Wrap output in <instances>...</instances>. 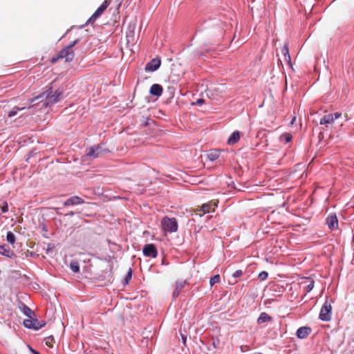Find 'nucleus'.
<instances>
[{
    "mask_svg": "<svg viewBox=\"0 0 354 354\" xmlns=\"http://www.w3.org/2000/svg\"><path fill=\"white\" fill-rule=\"evenodd\" d=\"M331 302H333L332 299L330 300V301H328V299H327L321 308V310H320V313L319 315V318L323 322H328L331 319V317H332Z\"/></svg>",
    "mask_w": 354,
    "mask_h": 354,
    "instance_id": "4",
    "label": "nucleus"
},
{
    "mask_svg": "<svg viewBox=\"0 0 354 354\" xmlns=\"http://www.w3.org/2000/svg\"><path fill=\"white\" fill-rule=\"evenodd\" d=\"M149 120V119L148 118V119L147 120V121L145 122V126H147V125L149 124V122H148V120Z\"/></svg>",
    "mask_w": 354,
    "mask_h": 354,
    "instance_id": "43",
    "label": "nucleus"
},
{
    "mask_svg": "<svg viewBox=\"0 0 354 354\" xmlns=\"http://www.w3.org/2000/svg\"><path fill=\"white\" fill-rule=\"evenodd\" d=\"M181 338H182V342H183V344L185 345L186 340H187L186 336L181 333Z\"/></svg>",
    "mask_w": 354,
    "mask_h": 354,
    "instance_id": "38",
    "label": "nucleus"
},
{
    "mask_svg": "<svg viewBox=\"0 0 354 354\" xmlns=\"http://www.w3.org/2000/svg\"><path fill=\"white\" fill-rule=\"evenodd\" d=\"M332 113L324 115L319 121V124L321 125H326L327 127L328 124H330L333 122Z\"/></svg>",
    "mask_w": 354,
    "mask_h": 354,
    "instance_id": "16",
    "label": "nucleus"
},
{
    "mask_svg": "<svg viewBox=\"0 0 354 354\" xmlns=\"http://www.w3.org/2000/svg\"><path fill=\"white\" fill-rule=\"evenodd\" d=\"M109 6V1L108 0H105L95 10V12L91 15V17L87 20L86 22V25L95 21L104 12V11Z\"/></svg>",
    "mask_w": 354,
    "mask_h": 354,
    "instance_id": "6",
    "label": "nucleus"
},
{
    "mask_svg": "<svg viewBox=\"0 0 354 354\" xmlns=\"http://www.w3.org/2000/svg\"><path fill=\"white\" fill-rule=\"evenodd\" d=\"M160 64L161 61L159 58H153L146 64L145 70L147 72H154L159 68Z\"/></svg>",
    "mask_w": 354,
    "mask_h": 354,
    "instance_id": "8",
    "label": "nucleus"
},
{
    "mask_svg": "<svg viewBox=\"0 0 354 354\" xmlns=\"http://www.w3.org/2000/svg\"><path fill=\"white\" fill-rule=\"evenodd\" d=\"M243 274V272L241 270H236L233 274H232V277H234V278H237V277H241V275Z\"/></svg>",
    "mask_w": 354,
    "mask_h": 354,
    "instance_id": "32",
    "label": "nucleus"
},
{
    "mask_svg": "<svg viewBox=\"0 0 354 354\" xmlns=\"http://www.w3.org/2000/svg\"><path fill=\"white\" fill-rule=\"evenodd\" d=\"M132 277V270L131 268H129L124 279V283L128 284L129 281L131 279Z\"/></svg>",
    "mask_w": 354,
    "mask_h": 354,
    "instance_id": "27",
    "label": "nucleus"
},
{
    "mask_svg": "<svg viewBox=\"0 0 354 354\" xmlns=\"http://www.w3.org/2000/svg\"><path fill=\"white\" fill-rule=\"evenodd\" d=\"M0 211L1 213H6L8 211V205L6 202H3L2 205H0Z\"/></svg>",
    "mask_w": 354,
    "mask_h": 354,
    "instance_id": "29",
    "label": "nucleus"
},
{
    "mask_svg": "<svg viewBox=\"0 0 354 354\" xmlns=\"http://www.w3.org/2000/svg\"><path fill=\"white\" fill-rule=\"evenodd\" d=\"M30 350L31 351V353L32 354H40L38 351H37L36 350L32 348L31 347H30Z\"/></svg>",
    "mask_w": 354,
    "mask_h": 354,
    "instance_id": "39",
    "label": "nucleus"
},
{
    "mask_svg": "<svg viewBox=\"0 0 354 354\" xmlns=\"http://www.w3.org/2000/svg\"><path fill=\"white\" fill-rule=\"evenodd\" d=\"M20 308L24 315L28 318H31V317L35 315V313L25 304H23Z\"/></svg>",
    "mask_w": 354,
    "mask_h": 354,
    "instance_id": "17",
    "label": "nucleus"
},
{
    "mask_svg": "<svg viewBox=\"0 0 354 354\" xmlns=\"http://www.w3.org/2000/svg\"><path fill=\"white\" fill-rule=\"evenodd\" d=\"M0 254L8 258H13L15 257V252L6 245H0Z\"/></svg>",
    "mask_w": 354,
    "mask_h": 354,
    "instance_id": "13",
    "label": "nucleus"
},
{
    "mask_svg": "<svg viewBox=\"0 0 354 354\" xmlns=\"http://www.w3.org/2000/svg\"><path fill=\"white\" fill-rule=\"evenodd\" d=\"M162 228L165 232L174 233L177 232L178 225L175 218L165 216L161 221Z\"/></svg>",
    "mask_w": 354,
    "mask_h": 354,
    "instance_id": "3",
    "label": "nucleus"
},
{
    "mask_svg": "<svg viewBox=\"0 0 354 354\" xmlns=\"http://www.w3.org/2000/svg\"><path fill=\"white\" fill-rule=\"evenodd\" d=\"M26 107V106H24V107H21V108H19L17 106H15L13 107V109L8 113V116L9 118H12L14 116H15L17 113V112L19 111H22L24 109H25Z\"/></svg>",
    "mask_w": 354,
    "mask_h": 354,
    "instance_id": "20",
    "label": "nucleus"
},
{
    "mask_svg": "<svg viewBox=\"0 0 354 354\" xmlns=\"http://www.w3.org/2000/svg\"><path fill=\"white\" fill-rule=\"evenodd\" d=\"M240 139V133L238 131H234L229 138L227 139V144L229 145H234L236 144Z\"/></svg>",
    "mask_w": 354,
    "mask_h": 354,
    "instance_id": "15",
    "label": "nucleus"
},
{
    "mask_svg": "<svg viewBox=\"0 0 354 354\" xmlns=\"http://www.w3.org/2000/svg\"><path fill=\"white\" fill-rule=\"evenodd\" d=\"M79 41V39L74 40L68 44V45L66 47L68 49H72Z\"/></svg>",
    "mask_w": 354,
    "mask_h": 354,
    "instance_id": "31",
    "label": "nucleus"
},
{
    "mask_svg": "<svg viewBox=\"0 0 354 354\" xmlns=\"http://www.w3.org/2000/svg\"><path fill=\"white\" fill-rule=\"evenodd\" d=\"M143 254L145 257L156 258L158 254L157 250L153 244H147L142 249Z\"/></svg>",
    "mask_w": 354,
    "mask_h": 354,
    "instance_id": "7",
    "label": "nucleus"
},
{
    "mask_svg": "<svg viewBox=\"0 0 354 354\" xmlns=\"http://www.w3.org/2000/svg\"><path fill=\"white\" fill-rule=\"evenodd\" d=\"M314 287V281H311L309 284L306 286V291L308 292H310Z\"/></svg>",
    "mask_w": 354,
    "mask_h": 354,
    "instance_id": "33",
    "label": "nucleus"
},
{
    "mask_svg": "<svg viewBox=\"0 0 354 354\" xmlns=\"http://www.w3.org/2000/svg\"><path fill=\"white\" fill-rule=\"evenodd\" d=\"M268 277V273L266 271L261 272L258 275V279L260 281H264L266 280Z\"/></svg>",
    "mask_w": 354,
    "mask_h": 354,
    "instance_id": "28",
    "label": "nucleus"
},
{
    "mask_svg": "<svg viewBox=\"0 0 354 354\" xmlns=\"http://www.w3.org/2000/svg\"><path fill=\"white\" fill-rule=\"evenodd\" d=\"M70 268L73 272L77 273L80 271L79 263L77 261H72L70 264Z\"/></svg>",
    "mask_w": 354,
    "mask_h": 354,
    "instance_id": "22",
    "label": "nucleus"
},
{
    "mask_svg": "<svg viewBox=\"0 0 354 354\" xmlns=\"http://www.w3.org/2000/svg\"><path fill=\"white\" fill-rule=\"evenodd\" d=\"M271 319L272 317L270 315H268L266 313H261L259 318L257 319V323L260 324L270 322Z\"/></svg>",
    "mask_w": 354,
    "mask_h": 354,
    "instance_id": "18",
    "label": "nucleus"
},
{
    "mask_svg": "<svg viewBox=\"0 0 354 354\" xmlns=\"http://www.w3.org/2000/svg\"><path fill=\"white\" fill-rule=\"evenodd\" d=\"M312 330L308 326H302L297 329L296 335L299 339L306 338L311 333Z\"/></svg>",
    "mask_w": 354,
    "mask_h": 354,
    "instance_id": "11",
    "label": "nucleus"
},
{
    "mask_svg": "<svg viewBox=\"0 0 354 354\" xmlns=\"http://www.w3.org/2000/svg\"><path fill=\"white\" fill-rule=\"evenodd\" d=\"M281 141L285 142V143H288L292 140V136L290 133H283L281 136L280 138Z\"/></svg>",
    "mask_w": 354,
    "mask_h": 354,
    "instance_id": "23",
    "label": "nucleus"
},
{
    "mask_svg": "<svg viewBox=\"0 0 354 354\" xmlns=\"http://www.w3.org/2000/svg\"><path fill=\"white\" fill-rule=\"evenodd\" d=\"M204 103H205V100L203 99H202V98H200V99H198L196 100L195 104H198V105H201V104H203Z\"/></svg>",
    "mask_w": 354,
    "mask_h": 354,
    "instance_id": "36",
    "label": "nucleus"
},
{
    "mask_svg": "<svg viewBox=\"0 0 354 354\" xmlns=\"http://www.w3.org/2000/svg\"><path fill=\"white\" fill-rule=\"evenodd\" d=\"M6 240L10 244H14L16 241L15 235L14 233L12 232H8L6 234Z\"/></svg>",
    "mask_w": 354,
    "mask_h": 354,
    "instance_id": "21",
    "label": "nucleus"
},
{
    "mask_svg": "<svg viewBox=\"0 0 354 354\" xmlns=\"http://www.w3.org/2000/svg\"><path fill=\"white\" fill-rule=\"evenodd\" d=\"M75 215V212H68V214H66V216H73Z\"/></svg>",
    "mask_w": 354,
    "mask_h": 354,
    "instance_id": "40",
    "label": "nucleus"
},
{
    "mask_svg": "<svg viewBox=\"0 0 354 354\" xmlns=\"http://www.w3.org/2000/svg\"><path fill=\"white\" fill-rule=\"evenodd\" d=\"M46 325V322L33 319L32 317L24 321V326L29 329L39 330Z\"/></svg>",
    "mask_w": 354,
    "mask_h": 354,
    "instance_id": "5",
    "label": "nucleus"
},
{
    "mask_svg": "<svg viewBox=\"0 0 354 354\" xmlns=\"http://www.w3.org/2000/svg\"><path fill=\"white\" fill-rule=\"evenodd\" d=\"M59 59H61V57H59V53L51 59V62L55 63Z\"/></svg>",
    "mask_w": 354,
    "mask_h": 354,
    "instance_id": "37",
    "label": "nucleus"
},
{
    "mask_svg": "<svg viewBox=\"0 0 354 354\" xmlns=\"http://www.w3.org/2000/svg\"><path fill=\"white\" fill-rule=\"evenodd\" d=\"M332 115H333V121H335V120L341 117L342 114H341V113L336 112L335 113H332Z\"/></svg>",
    "mask_w": 354,
    "mask_h": 354,
    "instance_id": "34",
    "label": "nucleus"
},
{
    "mask_svg": "<svg viewBox=\"0 0 354 354\" xmlns=\"http://www.w3.org/2000/svg\"><path fill=\"white\" fill-rule=\"evenodd\" d=\"M207 156L211 161H214L219 157L218 152L217 151H212Z\"/></svg>",
    "mask_w": 354,
    "mask_h": 354,
    "instance_id": "26",
    "label": "nucleus"
},
{
    "mask_svg": "<svg viewBox=\"0 0 354 354\" xmlns=\"http://www.w3.org/2000/svg\"><path fill=\"white\" fill-rule=\"evenodd\" d=\"M282 53L284 55L285 59H287L290 62V57L289 55V50H288V48L287 45H284V46L282 49Z\"/></svg>",
    "mask_w": 354,
    "mask_h": 354,
    "instance_id": "25",
    "label": "nucleus"
},
{
    "mask_svg": "<svg viewBox=\"0 0 354 354\" xmlns=\"http://www.w3.org/2000/svg\"><path fill=\"white\" fill-rule=\"evenodd\" d=\"M212 346H214V348H216L217 347V344H216L215 341L213 342Z\"/></svg>",
    "mask_w": 354,
    "mask_h": 354,
    "instance_id": "41",
    "label": "nucleus"
},
{
    "mask_svg": "<svg viewBox=\"0 0 354 354\" xmlns=\"http://www.w3.org/2000/svg\"><path fill=\"white\" fill-rule=\"evenodd\" d=\"M187 280H178L176 282L175 288L178 291L181 292V290L185 288V286L187 284Z\"/></svg>",
    "mask_w": 354,
    "mask_h": 354,
    "instance_id": "19",
    "label": "nucleus"
},
{
    "mask_svg": "<svg viewBox=\"0 0 354 354\" xmlns=\"http://www.w3.org/2000/svg\"><path fill=\"white\" fill-rule=\"evenodd\" d=\"M109 150L104 147V145L101 143L91 147L86 153V156L91 159L99 158L107 153Z\"/></svg>",
    "mask_w": 354,
    "mask_h": 354,
    "instance_id": "2",
    "label": "nucleus"
},
{
    "mask_svg": "<svg viewBox=\"0 0 354 354\" xmlns=\"http://www.w3.org/2000/svg\"><path fill=\"white\" fill-rule=\"evenodd\" d=\"M326 225L330 230L338 228V219L335 214H330L328 215L326 221Z\"/></svg>",
    "mask_w": 354,
    "mask_h": 354,
    "instance_id": "9",
    "label": "nucleus"
},
{
    "mask_svg": "<svg viewBox=\"0 0 354 354\" xmlns=\"http://www.w3.org/2000/svg\"><path fill=\"white\" fill-rule=\"evenodd\" d=\"M63 97V90L53 91V87L50 86L39 95L30 100L27 109L34 108L35 110H40L47 108L59 102Z\"/></svg>",
    "mask_w": 354,
    "mask_h": 354,
    "instance_id": "1",
    "label": "nucleus"
},
{
    "mask_svg": "<svg viewBox=\"0 0 354 354\" xmlns=\"http://www.w3.org/2000/svg\"><path fill=\"white\" fill-rule=\"evenodd\" d=\"M202 211L205 213H209L210 212V207L209 204H203L201 207Z\"/></svg>",
    "mask_w": 354,
    "mask_h": 354,
    "instance_id": "30",
    "label": "nucleus"
},
{
    "mask_svg": "<svg viewBox=\"0 0 354 354\" xmlns=\"http://www.w3.org/2000/svg\"><path fill=\"white\" fill-rule=\"evenodd\" d=\"M295 120H296V117H295V116H294V117L292 118V119L291 124H293V123H294V122L295 121Z\"/></svg>",
    "mask_w": 354,
    "mask_h": 354,
    "instance_id": "42",
    "label": "nucleus"
},
{
    "mask_svg": "<svg viewBox=\"0 0 354 354\" xmlns=\"http://www.w3.org/2000/svg\"><path fill=\"white\" fill-rule=\"evenodd\" d=\"M180 292L175 288L174 291L173 292L174 299H176L180 295Z\"/></svg>",
    "mask_w": 354,
    "mask_h": 354,
    "instance_id": "35",
    "label": "nucleus"
},
{
    "mask_svg": "<svg viewBox=\"0 0 354 354\" xmlns=\"http://www.w3.org/2000/svg\"><path fill=\"white\" fill-rule=\"evenodd\" d=\"M149 93L152 95L160 97L162 93V87L160 84H154L151 86Z\"/></svg>",
    "mask_w": 354,
    "mask_h": 354,
    "instance_id": "14",
    "label": "nucleus"
},
{
    "mask_svg": "<svg viewBox=\"0 0 354 354\" xmlns=\"http://www.w3.org/2000/svg\"><path fill=\"white\" fill-rule=\"evenodd\" d=\"M220 281V276L219 274H216L210 278L209 284L211 286H213L215 283H217Z\"/></svg>",
    "mask_w": 354,
    "mask_h": 354,
    "instance_id": "24",
    "label": "nucleus"
},
{
    "mask_svg": "<svg viewBox=\"0 0 354 354\" xmlns=\"http://www.w3.org/2000/svg\"><path fill=\"white\" fill-rule=\"evenodd\" d=\"M59 57L62 59H65L67 62H71L75 57V53L73 49H68L67 48H63L59 53Z\"/></svg>",
    "mask_w": 354,
    "mask_h": 354,
    "instance_id": "10",
    "label": "nucleus"
},
{
    "mask_svg": "<svg viewBox=\"0 0 354 354\" xmlns=\"http://www.w3.org/2000/svg\"><path fill=\"white\" fill-rule=\"evenodd\" d=\"M84 203V201L77 196H73L69 198H68L64 203V206H71V205H80L83 204Z\"/></svg>",
    "mask_w": 354,
    "mask_h": 354,
    "instance_id": "12",
    "label": "nucleus"
}]
</instances>
